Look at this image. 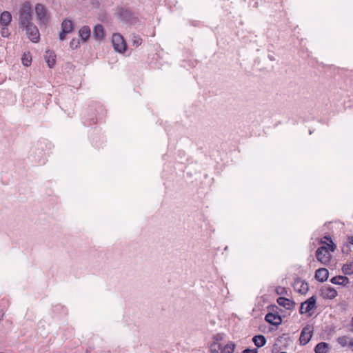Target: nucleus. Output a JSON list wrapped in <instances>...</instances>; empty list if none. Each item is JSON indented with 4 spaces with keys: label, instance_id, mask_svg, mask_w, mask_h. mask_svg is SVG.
I'll use <instances>...</instances> for the list:
<instances>
[{
    "label": "nucleus",
    "instance_id": "nucleus-3",
    "mask_svg": "<svg viewBox=\"0 0 353 353\" xmlns=\"http://www.w3.org/2000/svg\"><path fill=\"white\" fill-rule=\"evenodd\" d=\"M34 10L39 26L46 25L49 21L50 17L46 6L41 3H37Z\"/></svg>",
    "mask_w": 353,
    "mask_h": 353
},
{
    "label": "nucleus",
    "instance_id": "nucleus-26",
    "mask_svg": "<svg viewBox=\"0 0 353 353\" xmlns=\"http://www.w3.org/2000/svg\"><path fill=\"white\" fill-rule=\"evenodd\" d=\"M133 46L138 47L142 43V39L139 36H133L132 38Z\"/></svg>",
    "mask_w": 353,
    "mask_h": 353
},
{
    "label": "nucleus",
    "instance_id": "nucleus-12",
    "mask_svg": "<svg viewBox=\"0 0 353 353\" xmlns=\"http://www.w3.org/2000/svg\"><path fill=\"white\" fill-rule=\"evenodd\" d=\"M265 320L269 323L274 325H279L281 323L282 319L278 314L273 313H268L265 316Z\"/></svg>",
    "mask_w": 353,
    "mask_h": 353
},
{
    "label": "nucleus",
    "instance_id": "nucleus-28",
    "mask_svg": "<svg viewBox=\"0 0 353 353\" xmlns=\"http://www.w3.org/2000/svg\"><path fill=\"white\" fill-rule=\"evenodd\" d=\"M8 26H3L1 31V34L3 37H8L10 34Z\"/></svg>",
    "mask_w": 353,
    "mask_h": 353
},
{
    "label": "nucleus",
    "instance_id": "nucleus-33",
    "mask_svg": "<svg viewBox=\"0 0 353 353\" xmlns=\"http://www.w3.org/2000/svg\"><path fill=\"white\" fill-rule=\"evenodd\" d=\"M348 240H349V243H350L351 244H353V236H350L348 238Z\"/></svg>",
    "mask_w": 353,
    "mask_h": 353
},
{
    "label": "nucleus",
    "instance_id": "nucleus-29",
    "mask_svg": "<svg viewBox=\"0 0 353 353\" xmlns=\"http://www.w3.org/2000/svg\"><path fill=\"white\" fill-rule=\"evenodd\" d=\"M70 46L72 49L77 48L79 46V41L78 39H73L70 41Z\"/></svg>",
    "mask_w": 353,
    "mask_h": 353
},
{
    "label": "nucleus",
    "instance_id": "nucleus-2",
    "mask_svg": "<svg viewBox=\"0 0 353 353\" xmlns=\"http://www.w3.org/2000/svg\"><path fill=\"white\" fill-rule=\"evenodd\" d=\"M32 23V6L29 1L24 2L19 10V25L22 27Z\"/></svg>",
    "mask_w": 353,
    "mask_h": 353
},
{
    "label": "nucleus",
    "instance_id": "nucleus-17",
    "mask_svg": "<svg viewBox=\"0 0 353 353\" xmlns=\"http://www.w3.org/2000/svg\"><path fill=\"white\" fill-rule=\"evenodd\" d=\"M12 21V15L8 11H4L0 17V23L2 26H8Z\"/></svg>",
    "mask_w": 353,
    "mask_h": 353
},
{
    "label": "nucleus",
    "instance_id": "nucleus-4",
    "mask_svg": "<svg viewBox=\"0 0 353 353\" xmlns=\"http://www.w3.org/2000/svg\"><path fill=\"white\" fill-rule=\"evenodd\" d=\"M26 30L28 39L33 43H38L40 39V34L37 27L33 23L28 24L21 28Z\"/></svg>",
    "mask_w": 353,
    "mask_h": 353
},
{
    "label": "nucleus",
    "instance_id": "nucleus-35",
    "mask_svg": "<svg viewBox=\"0 0 353 353\" xmlns=\"http://www.w3.org/2000/svg\"><path fill=\"white\" fill-rule=\"evenodd\" d=\"M280 353H287V352H280Z\"/></svg>",
    "mask_w": 353,
    "mask_h": 353
},
{
    "label": "nucleus",
    "instance_id": "nucleus-5",
    "mask_svg": "<svg viewBox=\"0 0 353 353\" xmlns=\"http://www.w3.org/2000/svg\"><path fill=\"white\" fill-rule=\"evenodd\" d=\"M117 13L119 16L121 20L125 22L132 23L137 21L134 13L130 9L122 7L118 8Z\"/></svg>",
    "mask_w": 353,
    "mask_h": 353
},
{
    "label": "nucleus",
    "instance_id": "nucleus-34",
    "mask_svg": "<svg viewBox=\"0 0 353 353\" xmlns=\"http://www.w3.org/2000/svg\"><path fill=\"white\" fill-rule=\"evenodd\" d=\"M350 347L352 349V350L353 351V339H352L351 340V342H350Z\"/></svg>",
    "mask_w": 353,
    "mask_h": 353
},
{
    "label": "nucleus",
    "instance_id": "nucleus-25",
    "mask_svg": "<svg viewBox=\"0 0 353 353\" xmlns=\"http://www.w3.org/2000/svg\"><path fill=\"white\" fill-rule=\"evenodd\" d=\"M32 61V57L30 54H24L22 57V63L25 66H28L30 65Z\"/></svg>",
    "mask_w": 353,
    "mask_h": 353
},
{
    "label": "nucleus",
    "instance_id": "nucleus-7",
    "mask_svg": "<svg viewBox=\"0 0 353 353\" xmlns=\"http://www.w3.org/2000/svg\"><path fill=\"white\" fill-rule=\"evenodd\" d=\"M292 286L296 292L301 294H306L309 290L308 283L300 278H296L294 279Z\"/></svg>",
    "mask_w": 353,
    "mask_h": 353
},
{
    "label": "nucleus",
    "instance_id": "nucleus-23",
    "mask_svg": "<svg viewBox=\"0 0 353 353\" xmlns=\"http://www.w3.org/2000/svg\"><path fill=\"white\" fill-rule=\"evenodd\" d=\"M221 345L216 342H213L210 347V353H221Z\"/></svg>",
    "mask_w": 353,
    "mask_h": 353
},
{
    "label": "nucleus",
    "instance_id": "nucleus-16",
    "mask_svg": "<svg viewBox=\"0 0 353 353\" xmlns=\"http://www.w3.org/2000/svg\"><path fill=\"white\" fill-rule=\"evenodd\" d=\"M105 35L104 29L102 25L97 24L93 30V36L97 40H101Z\"/></svg>",
    "mask_w": 353,
    "mask_h": 353
},
{
    "label": "nucleus",
    "instance_id": "nucleus-31",
    "mask_svg": "<svg viewBox=\"0 0 353 353\" xmlns=\"http://www.w3.org/2000/svg\"><path fill=\"white\" fill-rule=\"evenodd\" d=\"M213 339L214 340V342L218 343V341L222 340L223 336H222V335L221 334H217L214 336Z\"/></svg>",
    "mask_w": 353,
    "mask_h": 353
},
{
    "label": "nucleus",
    "instance_id": "nucleus-32",
    "mask_svg": "<svg viewBox=\"0 0 353 353\" xmlns=\"http://www.w3.org/2000/svg\"><path fill=\"white\" fill-rule=\"evenodd\" d=\"M242 353H258L257 349H245Z\"/></svg>",
    "mask_w": 353,
    "mask_h": 353
},
{
    "label": "nucleus",
    "instance_id": "nucleus-20",
    "mask_svg": "<svg viewBox=\"0 0 353 353\" xmlns=\"http://www.w3.org/2000/svg\"><path fill=\"white\" fill-rule=\"evenodd\" d=\"M80 37L85 41L90 36V28L87 26H83L79 31Z\"/></svg>",
    "mask_w": 353,
    "mask_h": 353
},
{
    "label": "nucleus",
    "instance_id": "nucleus-14",
    "mask_svg": "<svg viewBox=\"0 0 353 353\" xmlns=\"http://www.w3.org/2000/svg\"><path fill=\"white\" fill-rule=\"evenodd\" d=\"M329 276V272L326 268H319L315 272V279L320 282L327 281Z\"/></svg>",
    "mask_w": 353,
    "mask_h": 353
},
{
    "label": "nucleus",
    "instance_id": "nucleus-1",
    "mask_svg": "<svg viewBox=\"0 0 353 353\" xmlns=\"http://www.w3.org/2000/svg\"><path fill=\"white\" fill-rule=\"evenodd\" d=\"M323 239H326L329 243H327L323 239L321 240V243L325 244L326 245H322L316 250V257L317 261L321 263L326 265L330 262L331 259L330 252L334 251L336 245L333 243L330 236H325Z\"/></svg>",
    "mask_w": 353,
    "mask_h": 353
},
{
    "label": "nucleus",
    "instance_id": "nucleus-24",
    "mask_svg": "<svg viewBox=\"0 0 353 353\" xmlns=\"http://www.w3.org/2000/svg\"><path fill=\"white\" fill-rule=\"evenodd\" d=\"M342 270L345 274L350 275L353 274V263L343 265Z\"/></svg>",
    "mask_w": 353,
    "mask_h": 353
},
{
    "label": "nucleus",
    "instance_id": "nucleus-19",
    "mask_svg": "<svg viewBox=\"0 0 353 353\" xmlns=\"http://www.w3.org/2000/svg\"><path fill=\"white\" fill-rule=\"evenodd\" d=\"M252 341L257 347H261L265 345L266 339L263 335H256L252 338Z\"/></svg>",
    "mask_w": 353,
    "mask_h": 353
},
{
    "label": "nucleus",
    "instance_id": "nucleus-10",
    "mask_svg": "<svg viewBox=\"0 0 353 353\" xmlns=\"http://www.w3.org/2000/svg\"><path fill=\"white\" fill-rule=\"evenodd\" d=\"M316 306V297L312 296L307 301L302 303L300 307V313H307L314 309Z\"/></svg>",
    "mask_w": 353,
    "mask_h": 353
},
{
    "label": "nucleus",
    "instance_id": "nucleus-18",
    "mask_svg": "<svg viewBox=\"0 0 353 353\" xmlns=\"http://www.w3.org/2000/svg\"><path fill=\"white\" fill-rule=\"evenodd\" d=\"M330 282L336 285H346L349 283V279L345 276H336L331 279Z\"/></svg>",
    "mask_w": 353,
    "mask_h": 353
},
{
    "label": "nucleus",
    "instance_id": "nucleus-15",
    "mask_svg": "<svg viewBox=\"0 0 353 353\" xmlns=\"http://www.w3.org/2000/svg\"><path fill=\"white\" fill-rule=\"evenodd\" d=\"M331 349L329 343L325 342L319 343L314 347L315 353H328Z\"/></svg>",
    "mask_w": 353,
    "mask_h": 353
},
{
    "label": "nucleus",
    "instance_id": "nucleus-21",
    "mask_svg": "<svg viewBox=\"0 0 353 353\" xmlns=\"http://www.w3.org/2000/svg\"><path fill=\"white\" fill-rule=\"evenodd\" d=\"M352 338L348 336H342L337 338L336 341L341 345V347H350V342Z\"/></svg>",
    "mask_w": 353,
    "mask_h": 353
},
{
    "label": "nucleus",
    "instance_id": "nucleus-27",
    "mask_svg": "<svg viewBox=\"0 0 353 353\" xmlns=\"http://www.w3.org/2000/svg\"><path fill=\"white\" fill-rule=\"evenodd\" d=\"M47 63H48V65L50 68H52L53 65H54L55 63V59H54V56H52L51 55V54H50V56L47 58V60H46Z\"/></svg>",
    "mask_w": 353,
    "mask_h": 353
},
{
    "label": "nucleus",
    "instance_id": "nucleus-11",
    "mask_svg": "<svg viewBox=\"0 0 353 353\" xmlns=\"http://www.w3.org/2000/svg\"><path fill=\"white\" fill-rule=\"evenodd\" d=\"M320 294L323 299H333L337 296L338 293L337 291L331 286H323L320 290Z\"/></svg>",
    "mask_w": 353,
    "mask_h": 353
},
{
    "label": "nucleus",
    "instance_id": "nucleus-8",
    "mask_svg": "<svg viewBox=\"0 0 353 353\" xmlns=\"http://www.w3.org/2000/svg\"><path fill=\"white\" fill-rule=\"evenodd\" d=\"M313 332V327L311 325L304 327L301 332L299 341L301 345H306L311 339Z\"/></svg>",
    "mask_w": 353,
    "mask_h": 353
},
{
    "label": "nucleus",
    "instance_id": "nucleus-6",
    "mask_svg": "<svg viewBox=\"0 0 353 353\" xmlns=\"http://www.w3.org/2000/svg\"><path fill=\"white\" fill-rule=\"evenodd\" d=\"M112 43L116 51L122 53L126 50L125 41L120 34H114L112 35Z\"/></svg>",
    "mask_w": 353,
    "mask_h": 353
},
{
    "label": "nucleus",
    "instance_id": "nucleus-9",
    "mask_svg": "<svg viewBox=\"0 0 353 353\" xmlns=\"http://www.w3.org/2000/svg\"><path fill=\"white\" fill-rule=\"evenodd\" d=\"M74 25L71 20L64 19L61 23V32L59 33V39L64 40L67 34L72 32Z\"/></svg>",
    "mask_w": 353,
    "mask_h": 353
},
{
    "label": "nucleus",
    "instance_id": "nucleus-22",
    "mask_svg": "<svg viewBox=\"0 0 353 353\" xmlns=\"http://www.w3.org/2000/svg\"><path fill=\"white\" fill-rule=\"evenodd\" d=\"M234 349L235 344L233 342H229L222 347L221 353H233Z\"/></svg>",
    "mask_w": 353,
    "mask_h": 353
},
{
    "label": "nucleus",
    "instance_id": "nucleus-30",
    "mask_svg": "<svg viewBox=\"0 0 353 353\" xmlns=\"http://www.w3.org/2000/svg\"><path fill=\"white\" fill-rule=\"evenodd\" d=\"M276 292L279 294H286L287 291L285 288L283 287H279L276 288Z\"/></svg>",
    "mask_w": 353,
    "mask_h": 353
},
{
    "label": "nucleus",
    "instance_id": "nucleus-13",
    "mask_svg": "<svg viewBox=\"0 0 353 353\" xmlns=\"http://www.w3.org/2000/svg\"><path fill=\"white\" fill-rule=\"evenodd\" d=\"M277 303L286 310H292L294 307L295 303L289 299L279 297L277 299Z\"/></svg>",
    "mask_w": 353,
    "mask_h": 353
}]
</instances>
